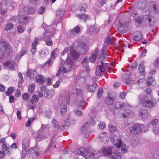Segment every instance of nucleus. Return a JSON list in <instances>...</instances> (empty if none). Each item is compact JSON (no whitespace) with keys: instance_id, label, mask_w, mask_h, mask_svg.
<instances>
[{"instance_id":"44","label":"nucleus","mask_w":159,"mask_h":159,"mask_svg":"<svg viewBox=\"0 0 159 159\" xmlns=\"http://www.w3.org/2000/svg\"><path fill=\"white\" fill-rule=\"evenodd\" d=\"M35 88L34 84L33 83L30 84L28 86V89L29 93H31L34 90Z\"/></svg>"},{"instance_id":"37","label":"nucleus","mask_w":159,"mask_h":159,"mask_svg":"<svg viewBox=\"0 0 159 159\" xmlns=\"http://www.w3.org/2000/svg\"><path fill=\"white\" fill-rule=\"evenodd\" d=\"M115 108L116 109H120L121 108L127 106V104L122 103L120 102H117L115 104Z\"/></svg>"},{"instance_id":"9","label":"nucleus","mask_w":159,"mask_h":159,"mask_svg":"<svg viewBox=\"0 0 159 159\" xmlns=\"http://www.w3.org/2000/svg\"><path fill=\"white\" fill-rule=\"evenodd\" d=\"M143 126L142 124L132 125L129 128V133L135 134H139L141 132Z\"/></svg>"},{"instance_id":"29","label":"nucleus","mask_w":159,"mask_h":159,"mask_svg":"<svg viewBox=\"0 0 159 159\" xmlns=\"http://www.w3.org/2000/svg\"><path fill=\"white\" fill-rule=\"evenodd\" d=\"M69 50L68 47L66 48L63 51V53L61 54V59H67L68 58V53H67Z\"/></svg>"},{"instance_id":"27","label":"nucleus","mask_w":159,"mask_h":159,"mask_svg":"<svg viewBox=\"0 0 159 159\" xmlns=\"http://www.w3.org/2000/svg\"><path fill=\"white\" fill-rule=\"evenodd\" d=\"M98 119H97L96 117L91 118L90 120L86 122V123L89 126H93L95 124L96 121H98Z\"/></svg>"},{"instance_id":"12","label":"nucleus","mask_w":159,"mask_h":159,"mask_svg":"<svg viewBox=\"0 0 159 159\" xmlns=\"http://www.w3.org/2000/svg\"><path fill=\"white\" fill-rule=\"evenodd\" d=\"M1 45L3 47L5 51L7 53H9L11 51V49L9 44L5 39H2L1 41Z\"/></svg>"},{"instance_id":"33","label":"nucleus","mask_w":159,"mask_h":159,"mask_svg":"<svg viewBox=\"0 0 159 159\" xmlns=\"http://www.w3.org/2000/svg\"><path fill=\"white\" fill-rule=\"evenodd\" d=\"M111 159H121L120 153L118 152H113L111 155Z\"/></svg>"},{"instance_id":"48","label":"nucleus","mask_w":159,"mask_h":159,"mask_svg":"<svg viewBox=\"0 0 159 159\" xmlns=\"http://www.w3.org/2000/svg\"><path fill=\"white\" fill-rule=\"evenodd\" d=\"M13 27V24L11 22L8 23L6 25V27L4 29L5 30L7 31L9 29H12Z\"/></svg>"},{"instance_id":"56","label":"nucleus","mask_w":159,"mask_h":159,"mask_svg":"<svg viewBox=\"0 0 159 159\" xmlns=\"http://www.w3.org/2000/svg\"><path fill=\"white\" fill-rule=\"evenodd\" d=\"M158 122V120L157 119H154L150 121V123L151 124L153 125V126H154L156 125L157 124V123Z\"/></svg>"},{"instance_id":"5","label":"nucleus","mask_w":159,"mask_h":159,"mask_svg":"<svg viewBox=\"0 0 159 159\" xmlns=\"http://www.w3.org/2000/svg\"><path fill=\"white\" fill-rule=\"evenodd\" d=\"M70 119L69 118H67L64 120L60 126L58 122L54 118H53L52 120V124L54 127L58 129L60 127L61 129L62 130H64L65 129H66L68 126L69 124Z\"/></svg>"},{"instance_id":"3","label":"nucleus","mask_w":159,"mask_h":159,"mask_svg":"<svg viewBox=\"0 0 159 159\" xmlns=\"http://www.w3.org/2000/svg\"><path fill=\"white\" fill-rule=\"evenodd\" d=\"M49 125H48L42 124L40 129L38 131V135L36 137L37 141L48 138L49 136Z\"/></svg>"},{"instance_id":"26","label":"nucleus","mask_w":159,"mask_h":159,"mask_svg":"<svg viewBox=\"0 0 159 159\" xmlns=\"http://www.w3.org/2000/svg\"><path fill=\"white\" fill-rule=\"evenodd\" d=\"M143 17L142 16L138 17L134 19L135 25L137 27H139L143 22Z\"/></svg>"},{"instance_id":"36","label":"nucleus","mask_w":159,"mask_h":159,"mask_svg":"<svg viewBox=\"0 0 159 159\" xmlns=\"http://www.w3.org/2000/svg\"><path fill=\"white\" fill-rule=\"evenodd\" d=\"M87 104V102L85 101L81 100L78 102L77 105L79 109H82Z\"/></svg>"},{"instance_id":"52","label":"nucleus","mask_w":159,"mask_h":159,"mask_svg":"<svg viewBox=\"0 0 159 159\" xmlns=\"http://www.w3.org/2000/svg\"><path fill=\"white\" fill-rule=\"evenodd\" d=\"M84 91L80 89H77L76 90V93L78 96H82L84 94Z\"/></svg>"},{"instance_id":"22","label":"nucleus","mask_w":159,"mask_h":159,"mask_svg":"<svg viewBox=\"0 0 159 159\" xmlns=\"http://www.w3.org/2000/svg\"><path fill=\"white\" fill-rule=\"evenodd\" d=\"M156 84L155 81L153 77L152 76H149L147 79L146 85L148 86L154 85Z\"/></svg>"},{"instance_id":"16","label":"nucleus","mask_w":159,"mask_h":159,"mask_svg":"<svg viewBox=\"0 0 159 159\" xmlns=\"http://www.w3.org/2000/svg\"><path fill=\"white\" fill-rule=\"evenodd\" d=\"M139 115L140 117L143 119H146L149 117L148 111L144 109H141L139 111Z\"/></svg>"},{"instance_id":"15","label":"nucleus","mask_w":159,"mask_h":159,"mask_svg":"<svg viewBox=\"0 0 159 159\" xmlns=\"http://www.w3.org/2000/svg\"><path fill=\"white\" fill-rule=\"evenodd\" d=\"M89 63L88 57H84V60L82 62V64L83 66V70L86 72H88L89 71L90 69L89 66L87 64Z\"/></svg>"},{"instance_id":"32","label":"nucleus","mask_w":159,"mask_h":159,"mask_svg":"<svg viewBox=\"0 0 159 159\" xmlns=\"http://www.w3.org/2000/svg\"><path fill=\"white\" fill-rule=\"evenodd\" d=\"M80 19V20L83 22H85L86 20L89 18V16L88 15L85 14H79L77 15Z\"/></svg>"},{"instance_id":"11","label":"nucleus","mask_w":159,"mask_h":159,"mask_svg":"<svg viewBox=\"0 0 159 159\" xmlns=\"http://www.w3.org/2000/svg\"><path fill=\"white\" fill-rule=\"evenodd\" d=\"M75 43H73L70 47V53L72 57L75 59H77L80 56V53L76 50H75Z\"/></svg>"},{"instance_id":"1","label":"nucleus","mask_w":159,"mask_h":159,"mask_svg":"<svg viewBox=\"0 0 159 159\" xmlns=\"http://www.w3.org/2000/svg\"><path fill=\"white\" fill-rule=\"evenodd\" d=\"M70 99V96L69 93L61 94V97L59 98V103L61 105V112L62 115L65 113L67 111L66 105L64 103L66 102L67 104H69Z\"/></svg>"},{"instance_id":"10","label":"nucleus","mask_w":159,"mask_h":159,"mask_svg":"<svg viewBox=\"0 0 159 159\" xmlns=\"http://www.w3.org/2000/svg\"><path fill=\"white\" fill-rule=\"evenodd\" d=\"M149 8L153 14H156L159 11V7L158 3L154 1L149 2L148 4Z\"/></svg>"},{"instance_id":"25","label":"nucleus","mask_w":159,"mask_h":159,"mask_svg":"<svg viewBox=\"0 0 159 159\" xmlns=\"http://www.w3.org/2000/svg\"><path fill=\"white\" fill-rule=\"evenodd\" d=\"M37 74V72L36 70H33L32 71H28L27 76L31 79H34L36 76Z\"/></svg>"},{"instance_id":"45","label":"nucleus","mask_w":159,"mask_h":159,"mask_svg":"<svg viewBox=\"0 0 159 159\" xmlns=\"http://www.w3.org/2000/svg\"><path fill=\"white\" fill-rule=\"evenodd\" d=\"M64 11L63 10H58L56 12L57 16H58L57 17L60 19L62 16L64 15Z\"/></svg>"},{"instance_id":"46","label":"nucleus","mask_w":159,"mask_h":159,"mask_svg":"<svg viewBox=\"0 0 159 159\" xmlns=\"http://www.w3.org/2000/svg\"><path fill=\"white\" fill-rule=\"evenodd\" d=\"M2 150L4 152H5L9 148V145L6 143H2L1 146Z\"/></svg>"},{"instance_id":"49","label":"nucleus","mask_w":159,"mask_h":159,"mask_svg":"<svg viewBox=\"0 0 159 159\" xmlns=\"http://www.w3.org/2000/svg\"><path fill=\"white\" fill-rule=\"evenodd\" d=\"M14 89L13 87H9L8 89V91L6 92L5 94L7 96H9L14 92Z\"/></svg>"},{"instance_id":"40","label":"nucleus","mask_w":159,"mask_h":159,"mask_svg":"<svg viewBox=\"0 0 159 159\" xmlns=\"http://www.w3.org/2000/svg\"><path fill=\"white\" fill-rule=\"evenodd\" d=\"M96 84H93L87 87V89L90 92H92L96 90Z\"/></svg>"},{"instance_id":"31","label":"nucleus","mask_w":159,"mask_h":159,"mask_svg":"<svg viewBox=\"0 0 159 159\" xmlns=\"http://www.w3.org/2000/svg\"><path fill=\"white\" fill-rule=\"evenodd\" d=\"M53 94L54 91L52 89L46 90L44 93V96L48 98L52 97L53 95Z\"/></svg>"},{"instance_id":"59","label":"nucleus","mask_w":159,"mask_h":159,"mask_svg":"<svg viewBox=\"0 0 159 159\" xmlns=\"http://www.w3.org/2000/svg\"><path fill=\"white\" fill-rule=\"evenodd\" d=\"M45 7H41L40 8L38 11V13L41 14L44 12Z\"/></svg>"},{"instance_id":"53","label":"nucleus","mask_w":159,"mask_h":159,"mask_svg":"<svg viewBox=\"0 0 159 159\" xmlns=\"http://www.w3.org/2000/svg\"><path fill=\"white\" fill-rule=\"evenodd\" d=\"M154 66L156 68H159V57L157 58L153 62Z\"/></svg>"},{"instance_id":"4","label":"nucleus","mask_w":159,"mask_h":159,"mask_svg":"<svg viewBox=\"0 0 159 159\" xmlns=\"http://www.w3.org/2000/svg\"><path fill=\"white\" fill-rule=\"evenodd\" d=\"M110 140L116 148H120V150L122 153L125 154L127 152V146L124 144L121 145L122 142L116 135L111 134L110 137Z\"/></svg>"},{"instance_id":"55","label":"nucleus","mask_w":159,"mask_h":159,"mask_svg":"<svg viewBox=\"0 0 159 159\" xmlns=\"http://www.w3.org/2000/svg\"><path fill=\"white\" fill-rule=\"evenodd\" d=\"M24 30V27L21 25H19L17 27V31L19 33H22Z\"/></svg>"},{"instance_id":"60","label":"nucleus","mask_w":159,"mask_h":159,"mask_svg":"<svg viewBox=\"0 0 159 159\" xmlns=\"http://www.w3.org/2000/svg\"><path fill=\"white\" fill-rule=\"evenodd\" d=\"M22 98L25 100H27L29 98V95L28 93H24L22 95Z\"/></svg>"},{"instance_id":"58","label":"nucleus","mask_w":159,"mask_h":159,"mask_svg":"<svg viewBox=\"0 0 159 159\" xmlns=\"http://www.w3.org/2000/svg\"><path fill=\"white\" fill-rule=\"evenodd\" d=\"M39 99V98L37 95H34L32 98V101L34 103L37 102Z\"/></svg>"},{"instance_id":"14","label":"nucleus","mask_w":159,"mask_h":159,"mask_svg":"<svg viewBox=\"0 0 159 159\" xmlns=\"http://www.w3.org/2000/svg\"><path fill=\"white\" fill-rule=\"evenodd\" d=\"M99 140L104 143H107L108 142L109 138L107 135L105 133L100 134L99 136Z\"/></svg>"},{"instance_id":"23","label":"nucleus","mask_w":159,"mask_h":159,"mask_svg":"<svg viewBox=\"0 0 159 159\" xmlns=\"http://www.w3.org/2000/svg\"><path fill=\"white\" fill-rule=\"evenodd\" d=\"M19 20L20 23L25 24L28 22V17L24 15H20L19 17Z\"/></svg>"},{"instance_id":"41","label":"nucleus","mask_w":159,"mask_h":159,"mask_svg":"<svg viewBox=\"0 0 159 159\" xmlns=\"http://www.w3.org/2000/svg\"><path fill=\"white\" fill-rule=\"evenodd\" d=\"M153 133L155 134H159V124L154 126L153 128Z\"/></svg>"},{"instance_id":"6","label":"nucleus","mask_w":159,"mask_h":159,"mask_svg":"<svg viewBox=\"0 0 159 159\" xmlns=\"http://www.w3.org/2000/svg\"><path fill=\"white\" fill-rule=\"evenodd\" d=\"M106 64H104L100 59L98 60L97 67L95 71L96 75L98 76H102L106 70Z\"/></svg>"},{"instance_id":"43","label":"nucleus","mask_w":159,"mask_h":159,"mask_svg":"<svg viewBox=\"0 0 159 159\" xmlns=\"http://www.w3.org/2000/svg\"><path fill=\"white\" fill-rule=\"evenodd\" d=\"M118 25L120 27L125 28H127L128 26L129 23L128 22H126L124 21H122L120 22Z\"/></svg>"},{"instance_id":"64","label":"nucleus","mask_w":159,"mask_h":159,"mask_svg":"<svg viewBox=\"0 0 159 159\" xmlns=\"http://www.w3.org/2000/svg\"><path fill=\"white\" fill-rule=\"evenodd\" d=\"M108 127L109 130L111 132H114L116 130V128L112 125H109Z\"/></svg>"},{"instance_id":"8","label":"nucleus","mask_w":159,"mask_h":159,"mask_svg":"<svg viewBox=\"0 0 159 159\" xmlns=\"http://www.w3.org/2000/svg\"><path fill=\"white\" fill-rule=\"evenodd\" d=\"M74 43H75V48L76 46V45L77 44V47H76V48L80 51L82 54H84L86 53L87 51V46L85 43L82 42H79L78 40L75 41Z\"/></svg>"},{"instance_id":"62","label":"nucleus","mask_w":159,"mask_h":159,"mask_svg":"<svg viewBox=\"0 0 159 159\" xmlns=\"http://www.w3.org/2000/svg\"><path fill=\"white\" fill-rule=\"evenodd\" d=\"M74 113L75 114L78 116H80L82 114V112L78 110H75L74 111Z\"/></svg>"},{"instance_id":"21","label":"nucleus","mask_w":159,"mask_h":159,"mask_svg":"<svg viewBox=\"0 0 159 159\" xmlns=\"http://www.w3.org/2000/svg\"><path fill=\"white\" fill-rule=\"evenodd\" d=\"M45 79V78L44 76L42 75L39 74L36 77L35 80L37 83L41 84L44 83Z\"/></svg>"},{"instance_id":"42","label":"nucleus","mask_w":159,"mask_h":159,"mask_svg":"<svg viewBox=\"0 0 159 159\" xmlns=\"http://www.w3.org/2000/svg\"><path fill=\"white\" fill-rule=\"evenodd\" d=\"M114 101V99L110 97H108L106 99V103L108 105L112 104L113 103Z\"/></svg>"},{"instance_id":"30","label":"nucleus","mask_w":159,"mask_h":159,"mask_svg":"<svg viewBox=\"0 0 159 159\" xmlns=\"http://www.w3.org/2000/svg\"><path fill=\"white\" fill-rule=\"evenodd\" d=\"M53 34L50 32L48 31V30H45V32L43 35V39H50L52 37Z\"/></svg>"},{"instance_id":"47","label":"nucleus","mask_w":159,"mask_h":159,"mask_svg":"<svg viewBox=\"0 0 159 159\" xmlns=\"http://www.w3.org/2000/svg\"><path fill=\"white\" fill-rule=\"evenodd\" d=\"M138 35H135L134 37V39L136 41L139 40L142 38V34L140 32L138 31Z\"/></svg>"},{"instance_id":"17","label":"nucleus","mask_w":159,"mask_h":159,"mask_svg":"<svg viewBox=\"0 0 159 159\" xmlns=\"http://www.w3.org/2000/svg\"><path fill=\"white\" fill-rule=\"evenodd\" d=\"M72 65L71 63H69L68 62H65L62 68V72L63 73H66L68 72L71 68Z\"/></svg>"},{"instance_id":"50","label":"nucleus","mask_w":159,"mask_h":159,"mask_svg":"<svg viewBox=\"0 0 159 159\" xmlns=\"http://www.w3.org/2000/svg\"><path fill=\"white\" fill-rule=\"evenodd\" d=\"M106 125L104 122H100L98 125V128L101 130L104 129L105 128Z\"/></svg>"},{"instance_id":"24","label":"nucleus","mask_w":159,"mask_h":159,"mask_svg":"<svg viewBox=\"0 0 159 159\" xmlns=\"http://www.w3.org/2000/svg\"><path fill=\"white\" fill-rule=\"evenodd\" d=\"M28 47H24L22 48L21 51L19 52L17 56V58H20L21 57L25 54L27 51Z\"/></svg>"},{"instance_id":"38","label":"nucleus","mask_w":159,"mask_h":159,"mask_svg":"<svg viewBox=\"0 0 159 159\" xmlns=\"http://www.w3.org/2000/svg\"><path fill=\"white\" fill-rule=\"evenodd\" d=\"M25 13L26 14H33L34 12V10L31 7H25L24 8Z\"/></svg>"},{"instance_id":"34","label":"nucleus","mask_w":159,"mask_h":159,"mask_svg":"<svg viewBox=\"0 0 159 159\" xmlns=\"http://www.w3.org/2000/svg\"><path fill=\"white\" fill-rule=\"evenodd\" d=\"M89 126L86 123L84 124L80 129V133L83 134L85 133L89 128Z\"/></svg>"},{"instance_id":"7","label":"nucleus","mask_w":159,"mask_h":159,"mask_svg":"<svg viewBox=\"0 0 159 159\" xmlns=\"http://www.w3.org/2000/svg\"><path fill=\"white\" fill-rule=\"evenodd\" d=\"M139 102L140 104L143 106L147 107H152L155 104L154 100L152 99H149L145 96H143L141 98H140Z\"/></svg>"},{"instance_id":"13","label":"nucleus","mask_w":159,"mask_h":159,"mask_svg":"<svg viewBox=\"0 0 159 159\" xmlns=\"http://www.w3.org/2000/svg\"><path fill=\"white\" fill-rule=\"evenodd\" d=\"M103 154L107 156H110L112 154L113 152L112 148L111 147H106L104 148L102 150Z\"/></svg>"},{"instance_id":"28","label":"nucleus","mask_w":159,"mask_h":159,"mask_svg":"<svg viewBox=\"0 0 159 159\" xmlns=\"http://www.w3.org/2000/svg\"><path fill=\"white\" fill-rule=\"evenodd\" d=\"M153 19V17L152 16H148L145 20V22L148 25H151L153 24L152 20Z\"/></svg>"},{"instance_id":"18","label":"nucleus","mask_w":159,"mask_h":159,"mask_svg":"<svg viewBox=\"0 0 159 159\" xmlns=\"http://www.w3.org/2000/svg\"><path fill=\"white\" fill-rule=\"evenodd\" d=\"M80 28L77 26L71 30L70 34L73 36H77L80 34Z\"/></svg>"},{"instance_id":"54","label":"nucleus","mask_w":159,"mask_h":159,"mask_svg":"<svg viewBox=\"0 0 159 159\" xmlns=\"http://www.w3.org/2000/svg\"><path fill=\"white\" fill-rule=\"evenodd\" d=\"M45 44L48 46H51L52 45V42L50 39H43Z\"/></svg>"},{"instance_id":"2","label":"nucleus","mask_w":159,"mask_h":159,"mask_svg":"<svg viewBox=\"0 0 159 159\" xmlns=\"http://www.w3.org/2000/svg\"><path fill=\"white\" fill-rule=\"evenodd\" d=\"M76 153L78 155L83 156L85 159H89L91 157L97 158L100 156V152L96 153L95 151L89 152L87 149H85L84 148H81L78 149L76 151Z\"/></svg>"},{"instance_id":"39","label":"nucleus","mask_w":159,"mask_h":159,"mask_svg":"<svg viewBox=\"0 0 159 159\" xmlns=\"http://www.w3.org/2000/svg\"><path fill=\"white\" fill-rule=\"evenodd\" d=\"M34 102H33L32 101L29 100L28 101L27 106L28 108L29 109H34L35 108L36 105L35 104Z\"/></svg>"},{"instance_id":"35","label":"nucleus","mask_w":159,"mask_h":159,"mask_svg":"<svg viewBox=\"0 0 159 159\" xmlns=\"http://www.w3.org/2000/svg\"><path fill=\"white\" fill-rule=\"evenodd\" d=\"M23 148H29V140L28 139H24L22 142Z\"/></svg>"},{"instance_id":"57","label":"nucleus","mask_w":159,"mask_h":159,"mask_svg":"<svg viewBox=\"0 0 159 159\" xmlns=\"http://www.w3.org/2000/svg\"><path fill=\"white\" fill-rule=\"evenodd\" d=\"M103 92V91L102 88H99L98 93H97V96L98 98H99L101 96Z\"/></svg>"},{"instance_id":"51","label":"nucleus","mask_w":159,"mask_h":159,"mask_svg":"<svg viewBox=\"0 0 159 159\" xmlns=\"http://www.w3.org/2000/svg\"><path fill=\"white\" fill-rule=\"evenodd\" d=\"M37 147L34 148H31L28 151V153L30 155H34L35 152V151L37 150Z\"/></svg>"},{"instance_id":"61","label":"nucleus","mask_w":159,"mask_h":159,"mask_svg":"<svg viewBox=\"0 0 159 159\" xmlns=\"http://www.w3.org/2000/svg\"><path fill=\"white\" fill-rule=\"evenodd\" d=\"M127 113L125 112L122 115L123 117L124 118H126V117H129L130 116V114L131 113V112L129 110H127L126 111Z\"/></svg>"},{"instance_id":"19","label":"nucleus","mask_w":159,"mask_h":159,"mask_svg":"<svg viewBox=\"0 0 159 159\" xmlns=\"http://www.w3.org/2000/svg\"><path fill=\"white\" fill-rule=\"evenodd\" d=\"M98 51L97 50H95L92 53L91 56L89 58V60L90 62L93 63L95 62L98 56Z\"/></svg>"},{"instance_id":"20","label":"nucleus","mask_w":159,"mask_h":159,"mask_svg":"<svg viewBox=\"0 0 159 159\" xmlns=\"http://www.w3.org/2000/svg\"><path fill=\"white\" fill-rule=\"evenodd\" d=\"M15 62L14 60L7 61L4 63V66L10 69H13L15 66Z\"/></svg>"},{"instance_id":"63","label":"nucleus","mask_w":159,"mask_h":159,"mask_svg":"<svg viewBox=\"0 0 159 159\" xmlns=\"http://www.w3.org/2000/svg\"><path fill=\"white\" fill-rule=\"evenodd\" d=\"M39 41V39L37 38L35 39L34 40L33 42L32 45V47H36L37 43Z\"/></svg>"}]
</instances>
